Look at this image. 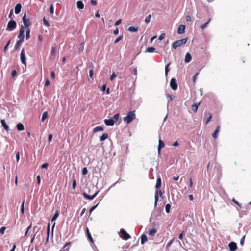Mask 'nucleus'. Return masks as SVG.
<instances>
[{"label":"nucleus","mask_w":251,"mask_h":251,"mask_svg":"<svg viewBox=\"0 0 251 251\" xmlns=\"http://www.w3.org/2000/svg\"><path fill=\"white\" fill-rule=\"evenodd\" d=\"M136 118L135 111H130L128 112L127 116L123 118V120L127 124L130 123Z\"/></svg>","instance_id":"f257e3e1"},{"label":"nucleus","mask_w":251,"mask_h":251,"mask_svg":"<svg viewBox=\"0 0 251 251\" xmlns=\"http://www.w3.org/2000/svg\"><path fill=\"white\" fill-rule=\"evenodd\" d=\"M187 41V38H184L181 40H177L174 42L172 45V48L174 49H176L177 47L181 46L183 44H185Z\"/></svg>","instance_id":"f03ea898"},{"label":"nucleus","mask_w":251,"mask_h":251,"mask_svg":"<svg viewBox=\"0 0 251 251\" xmlns=\"http://www.w3.org/2000/svg\"><path fill=\"white\" fill-rule=\"evenodd\" d=\"M16 22L14 20H11L8 22L7 28L6 29L7 31H11L14 30L16 28Z\"/></svg>","instance_id":"7ed1b4c3"},{"label":"nucleus","mask_w":251,"mask_h":251,"mask_svg":"<svg viewBox=\"0 0 251 251\" xmlns=\"http://www.w3.org/2000/svg\"><path fill=\"white\" fill-rule=\"evenodd\" d=\"M23 24L25 28H29V26L31 25V23L28 18H26V13L25 12L24 15L22 18Z\"/></svg>","instance_id":"20e7f679"},{"label":"nucleus","mask_w":251,"mask_h":251,"mask_svg":"<svg viewBox=\"0 0 251 251\" xmlns=\"http://www.w3.org/2000/svg\"><path fill=\"white\" fill-rule=\"evenodd\" d=\"M98 193L99 191H96L93 194L89 195L86 192H84L83 195L85 198L92 200L97 196Z\"/></svg>","instance_id":"39448f33"},{"label":"nucleus","mask_w":251,"mask_h":251,"mask_svg":"<svg viewBox=\"0 0 251 251\" xmlns=\"http://www.w3.org/2000/svg\"><path fill=\"white\" fill-rule=\"evenodd\" d=\"M120 233L122 235V237L124 240H127L131 237L130 235L128 234L124 229H121Z\"/></svg>","instance_id":"423d86ee"},{"label":"nucleus","mask_w":251,"mask_h":251,"mask_svg":"<svg viewBox=\"0 0 251 251\" xmlns=\"http://www.w3.org/2000/svg\"><path fill=\"white\" fill-rule=\"evenodd\" d=\"M20 59H21V62L24 65L26 66V57H25V51H24V49H23L22 50V51L21 52Z\"/></svg>","instance_id":"0eeeda50"},{"label":"nucleus","mask_w":251,"mask_h":251,"mask_svg":"<svg viewBox=\"0 0 251 251\" xmlns=\"http://www.w3.org/2000/svg\"><path fill=\"white\" fill-rule=\"evenodd\" d=\"M170 86L173 90H176L177 89V83L175 78H172L171 79Z\"/></svg>","instance_id":"6e6552de"},{"label":"nucleus","mask_w":251,"mask_h":251,"mask_svg":"<svg viewBox=\"0 0 251 251\" xmlns=\"http://www.w3.org/2000/svg\"><path fill=\"white\" fill-rule=\"evenodd\" d=\"M24 27L22 26L21 28L19 30V33L18 36V38L19 39V40H22L24 42Z\"/></svg>","instance_id":"1a4fd4ad"},{"label":"nucleus","mask_w":251,"mask_h":251,"mask_svg":"<svg viewBox=\"0 0 251 251\" xmlns=\"http://www.w3.org/2000/svg\"><path fill=\"white\" fill-rule=\"evenodd\" d=\"M158 194H159V195L160 196H161L162 195V192L161 190L158 191V189H156L155 193V196H154V198H155L154 205H155V206H156L157 201H158Z\"/></svg>","instance_id":"9d476101"},{"label":"nucleus","mask_w":251,"mask_h":251,"mask_svg":"<svg viewBox=\"0 0 251 251\" xmlns=\"http://www.w3.org/2000/svg\"><path fill=\"white\" fill-rule=\"evenodd\" d=\"M229 249L231 251H235L236 250L237 247L236 243L234 242H230L228 245Z\"/></svg>","instance_id":"9b49d317"},{"label":"nucleus","mask_w":251,"mask_h":251,"mask_svg":"<svg viewBox=\"0 0 251 251\" xmlns=\"http://www.w3.org/2000/svg\"><path fill=\"white\" fill-rule=\"evenodd\" d=\"M164 146H165V144H164V142L161 139H160L159 140V145H158V152L159 154L160 153L161 149L162 148H164Z\"/></svg>","instance_id":"f8f14e48"},{"label":"nucleus","mask_w":251,"mask_h":251,"mask_svg":"<svg viewBox=\"0 0 251 251\" xmlns=\"http://www.w3.org/2000/svg\"><path fill=\"white\" fill-rule=\"evenodd\" d=\"M104 123L107 126H113L115 123V121L112 119H105L104 120Z\"/></svg>","instance_id":"ddd939ff"},{"label":"nucleus","mask_w":251,"mask_h":251,"mask_svg":"<svg viewBox=\"0 0 251 251\" xmlns=\"http://www.w3.org/2000/svg\"><path fill=\"white\" fill-rule=\"evenodd\" d=\"M185 26L183 25H181L178 28L177 32L178 34H183L185 32Z\"/></svg>","instance_id":"4468645a"},{"label":"nucleus","mask_w":251,"mask_h":251,"mask_svg":"<svg viewBox=\"0 0 251 251\" xmlns=\"http://www.w3.org/2000/svg\"><path fill=\"white\" fill-rule=\"evenodd\" d=\"M220 128V126H217L216 130L214 131V133L212 134V137L216 139L217 138L218 134L219 132Z\"/></svg>","instance_id":"2eb2a0df"},{"label":"nucleus","mask_w":251,"mask_h":251,"mask_svg":"<svg viewBox=\"0 0 251 251\" xmlns=\"http://www.w3.org/2000/svg\"><path fill=\"white\" fill-rule=\"evenodd\" d=\"M21 8H22V6H21V4H20V3L17 4L15 7V13L16 14H19L21 11Z\"/></svg>","instance_id":"dca6fc26"},{"label":"nucleus","mask_w":251,"mask_h":251,"mask_svg":"<svg viewBox=\"0 0 251 251\" xmlns=\"http://www.w3.org/2000/svg\"><path fill=\"white\" fill-rule=\"evenodd\" d=\"M191 59H192V57H191V54L189 53H187L185 55V59H184L185 62L186 63H188V62H190Z\"/></svg>","instance_id":"f3484780"},{"label":"nucleus","mask_w":251,"mask_h":251,"mask_svg":"<svg viewBox=\"0 0 251 251\" xmlns=\"http://www.w3.org/2000/svg\"><path fill=\"white\" fill-rule=\"evenodd\" d=\"M161 186V179L160 177H158L156 180V183L155 185V188L156 189H159Z\"/></svg>","instance_id":"a211bd4d"},{"label":"nucleus","mask_w":251,"mask_h":251,"mask_svg":"<svg viewBox=\"0 0 251 251\" xmlns=\"http://www.w3.org/2000/svg\"><path fill=\"white\" fill-rule=\"evenodd\" d=\"M70 244V242L66 243L63 247L59 251H69V248L67 247V246Z\"/></svg>","instance_id":"6ab92c4d"},{"label":"nucleus","mask_w":251,"mask_h":251,"mask_svg":"<svg viewBox=\"0 0 251 251\" xmlns=\"http://www.w3.org/2000/svg\"><path fill=\"white\" fill-rule=\"evenodd\" d=\"M148 240L147 237L145 234H142L141 237V243L143 245Z\"/></svg>","instance_id":"aec40b11"},{"label":"nucleus","mask_w":251,"mask_h":251,"mask_svg":"<svg viewBox=\"0 0 251 251\" xmlns=\"http://www.w3.org/2000/svg\"><path fill=\"white\" fill-rule=\"evenodd\" d=\"M1 123L4 128V129L6 130V131H8L9 130V127L8 126V125L6 124V123H5V121L4 120H1Z\"/></svg>","instance_id":"412c9836"},{"label":"nucleus","mask_w":251,"mask_h":251,"mask_svg":"<svg viewBox=\"0 0 251 251\" xmlns=\"http://www.w3.org/2000/svg\"><path fill=\"white\" fill-rule=\"evenodd\" d=\"M23 42V41L22 40H18L17 42H16V44L15 46V50H18L19 48L20 47L21 45V44Z\"/></svg>","instance_id":"4be33fe9"},{"label":"nucleus","mask_w":251,"mask_h":251,"mask_svg":"<svg viewBox=\"0 0 251 251\" xmlns=\"http://www.w3.org/2000/svg\"><path fill=\"white\" fill-rule=\"evenodd\" d=\"M77 7L79 9H82L84 8V4L81 1H78L76 3Z\"/></svg>","instance_id":"5701e85b"},{"label":"nucleus","mask_w":251,"mask_h":251,"mask_svg":"<svg viewBox=\"0 0 251 251\" xmlns=\"http://www.w3.org/2000/svg\"><path fill=\"white\" fill-rule=\"evenodd\" d=\"M17 128L19 131H23L24 130V126L21 123H19L16 126Z\"/></svg>","instance_id":"b1692460"},{"label":"nucleus","mask_w":251,"mask_h":251,"mask_svg":"<svg viewBox=\"0 0 251 251\" xmlns=\"http://www.w3.org/2000/svg\"><path fill=\"white\" fill-rule=\"evenodd\" d=\"M156 232H157V229L155 228H153L152 229H151L149 231V235H150L151 236H154Z\"/></svg>","instance_id":"393cba45"},{"label":"nucleus","mask_w":251,"mask_h":251,"mask_svg":"<svg viewBox=\"0 0 251 251\" xmlns=\"http://www.w3.org/2000/svg\"><path fill=\"white\" fill-rule=\"evenodd\" d=\"M103 128L100 126H98L93 129V132L94 133L100 131H103Z\"/></svg>","instance_id":"a878e982"},{"label":"nucleus","mask_w":251,"mask_h":251,"mask_svg":"<svg viewBox=\"0 0 251 251\" xmlns=\"http://www.w3.org/2000/svg\"><path fill=\"white\" fill-rule=\"evenodd\" d=\"M200 103H194L192 105V109L194 112H196Z\"/></svg>","instance_id":"bb28decb"},{"label":"nucleus","mask_w":251,"mask_h":251,"mask_svg":"<svg viewBox=\"0 0 251 251\" xmlns=\"http://www.w3.org/2000/svg\"><path fill=\"white\" fill-rule=\"evenodd\" d=\"M155 50V48H154L153 47H149L147 48V49L146 50V52L151 53V52H154V51Z\"/></svg>","instance_id":"cd10ccee"},{"label":"nucleus","mask_w":251,"mask_h":251,"mask_svg":"<svg viewBox=\"0 0 251 251\" xmlns=\"http://www.w3.org/2000/svg\"><path fill=\"white\" fill-rule=\"evenodd\" d=\"M108 137V134L107 133H103L102 136L100 137V140L103 141Z\"/></svg>","instance_id":"c85d7f7f"},{"label":"nucleus","mask_w":251,"mask_h":251,"mask_svg":"<svg viewBox=\"0 0 251 251\" xmlns=\"http://www.w3.org/2000/svg\"><path fill=\"white\" fill-rule=\"evenodd\" d=\"M86 232H87V235L88 239L89 240V241L93 243V242H94L93 239L90 233L89 232V229L88 228H87Z\"/></svg>","instance_id":"c756f323"},{"label":"nucleus","mask_w":251,"mask_h":251,"mask_svg":"<svg viewBox=\"0 0 251 251\" xmlns=\"http://www.w3.org/2000/svg\"><path fill=\"white\" fill-rule=\"evenodd\" d=\"M128 30L131 32H136L138 31V27L130 26L128 28Z\"/></svg>","instance_id":"7c9ffc66"},{"label":"nucleus","mask_w":251,"mask_h":251,"mask_svg":"<svg viewBox=\"0 0 251 251\" xmlns=\"http://www.w3.org/2000/svg\"><path fill=\"white\" fill-rule=\"evenodd\" d=\"M84 50V43H82L80 44L79 47L78 48V51L79 53H81Z\"/></svg>","instance_id":"2f4dec72"},{"label":"nucleus","mask_w":251,"mask_h":251,"mask_svg":"<svg viewBox=\"0 0 251 251\" xmlns=\"http://www.w3.org/2000/svg\"><path fill=\"white\" fill-rule=\"evenodd\" d=\"M59 215V211L58 210H56L55 213V214L54 215V216L52 217V218L51 219V222H53V221L56 220V219L58 218Z\"/></svg>","instance_id":"473e14b6"},{"label":"nucleus","mask_w":251,"mask_h":251,"mask_svg":"<svg viewBox=\"0 0 251 251\" xmlns=\"http://www.w3.org/2000/svg\"><path fill=\"white\" fill-rule=\"evenodd\" d=\"M210 21H211V19L209 18L207 22H206L204 24L201 25V29H202L203 30L204 28H205L206 27H207V25H208V23L210 22Z\"/></svg>","instance_id":"72a5a7b5"},{"label":"nucleus","mask_w":251,"mask_h":251,"mask_svg":"<svg viewBox=\"0 0 251 251\" xmlns=\"http://www.w3.org/2000/svg\"><path fill=\"white\" fill-rule=\"evenodd\" d=\"M26 29V39L28 40L30 38V29L29 28H25Z\"/></svg>","instance_id":"f704fd0d"},{"label":"nucleus","mask_w":251,"mask_h":251,"mask_svg":"<svg viewBox=\"0 0 251 251\" xmlns=\"http://www.w3.org/2000/svg\"><path fill=\"white\" fill-rule=\"evenodd\" d=\"M151 17V14H149L148 16H147L146 17V18L145 19V22L146 24H148L150 22Z\"/></svg>","instance_id":"c9c22d12"},{"label":"nucleus","mask_w":251,"mask_h":251,"mask_svg":"<svg viewBox=\"0 0 251 251\" xmlns=\"http://www.w3.org/2000/svg\"><path fill=\"white\" fill-rule=\"evenodd\" d=\"M48 117V113L47 112H45L42 116V121L43 122L46 118Z\"/></svg>","instance_id":"e433bc0d"},{"label":"nucleus","mask_w":251,"mask_h":251,"mask_svg":"<svg viewBox=\"0 0 251 251\" xmlns=\"http://www.w3.org/2000/svg\"><path fill=\"white\" fill-rule=\"evenodd\" d=\"M43 23L47 27L50 26V23L48 22V21L46 19L45 17L43 18Z\"/></svg>","instance_id":"4c0bfd02"},{"label":"nucleus","mask_w":251,"mask_h":251,"mask_svg":"<svg viewBox=\"0 0 251 251\" xmlns=\"http://www.w3.org/2000/svg\"><path fill=\"white\" fill-rule=\"evenodd\" d=\"M119 116L120 114L119 113L116 114L113 116L112 119L114 120L115 123L118 121Z\"/></svg>","instance_id":"58836bf2"},{"label":"nucleus","mask_w":251,"mask_h":251,"mask_svg":"<svg viewBox=\"0 0 251 251\" xmlns=\"http://www.w3.org/2000/svg\"><path fill=\"white\" fill-rule=\"evenodd\" d=\"M207 115L208 116V118H207V121H206V124H208L210 121L211 120V118H212V114L209 113H208L207 114Z\"/></svg>","instance_id":"ea45409f"},{"label":"nucleus","mask_w":251,"mask_h":251,"mask_svg":"<svg viewBox=\"0 0 251 251\" xmlns=\"http://www.w3.org/2000/svg\"><path fill=\"white\" fill-rule=\"evenodd\" d=\"M171 208V205L169 204H167L165 206V210L167 213H169L170 212V209Z\"/></svg>","instance_id":"a19ab883"},{"label":"nucleus","mask_w":251,"mask_h":251,"mask_svg":"<svg viewBox=\"0 0 251 251\" xmlns=\"http://www.w3.org/2000/svg\"><path fill=\"white\" fill-rule=\"evenodd\" d=\"M56 49L54 47L51 48V54L52 56H54L55 54Z\"/></svg>","instance_id":"79ce46f5"},{"label":"nucleus","mask_w":251,"mask_h":251,"mask_svg":"<svg viewBox=\"0 0 251 251\" xmlns=\"http://www.w3.org/2000/svg\"><path fill=\"white\" fill-rule=\"evenodd\" d=\"M17 75V71L16 70H12L11 72L12 77L14 78Z\"/></svg>","instance_id":"37998d69"},{"label":"nucleus","mask_w":251,"mask_h":251,"mask_svg":"<svg viewBox=\"0 0 251 251\" xmlns=\"http://www.w3.org/2000/svg\"><path fill=\"white\" fill-rule=\"evenodd\" d=\"M122 38H123V36H119V37H118V38H117L116 39V40H115V41H114V43H115V44H116V43H118L120 40H122Z\"/></svg>","instance_id":"c03bdc74"},{"label":"nucleus","mask_w":251,"mask_h":251,"mask_svg":"<svg viewBox=\"0 0 251 251\" xmlns=\"http://www.w3.org/2000/svg\"><path fill=\"white\" fill-rule=\"evenodd\" d=\"M76 186V180L75 179H74L72 182V188L74 189H75Z\"/></svg>","instance_id":"a18cd8bd"},{"label":"nucleus","mask_w":251,"mask_h":251,"mask_svg":"<svg viewBox=\"0 0 251 251\" xmlns=\"http://www.w3.org/2000/svg\"><path fill=\"white\" fill-rule=\"evenodd\" d=\"M10 41H11V40H9L7 42V44H6V45L5 46V47H4V49H3V51H5L6 50H7V48H8V46H9V44H10Z\"/></svg>","instance_id":"49530a36"},{"label":"nucleus","mask_w":251,"mask_h":251,"mask_svg":"<svg viewBox=\"0 0 251 251\" xmlns=\"http://www.w3.org/2000/svg\"><path fill=\"white\" fill-rule=\"evenodd\" d=\"M170 63H169L166 66H165V75H167L168 73L169 72V66L170 65Z\"/></svg>","instance_id":"de8ad7c7"},{"label":"nucleus","mask_w":251,"mask_h":251,"mask_svg":"<svg viewBox=\"0 0 251 251\" xmlns=\"http://www.w3.org/2000/svg\"><path fill=\"white\" fill-rule=\"evenodd\" d=\"M82 172L83 175H86L88 173L87 169L86 167L83 168Z\"/></svg>","instance_id":"09e8293b"},{"label":"nucleus","mask_w":251,"mask_h":251,"mask_svg":"<svg viewBox=\"0 0 251 251\" xmlns=\"http://www.w3.org/2000/svg\"><path fill=\"white\" fill-rule=\"evenodd\" d=\"M96 188L95 186L94 185H92L90 187V190H89V195H92L93 194L92 193V192H91V190H94V189H95Z\"/></svg>","instance_id":"8fccbe9b"},{"label":"nucleus","mask_w":251,"mask_h":251,"mask_svg":"<svg viewBox=\"0 0 251 251\" xmlns=\"http://www.w3.org/2000/svg\"><path fill=\"white\" fill-rule=\"evenodd\" d=\"M49 12L50 14H53V12H54V8H53V6L52 5H51L50 6V9H49Z\"/></svg>","instance_id":"3c124183"},{"label":"nucleus","mask_w":251,"mask_h":251,"mask_svg":"<svg viewBox=\"0 0 251 251\" xmlns=\"http://www.w3.org/2000/svg\"><path fill=\"white\" fill-rule=\"evenodd\" d=\"M245 238V235H244L240 240V243L242 246H243L244 244Z\"/></svg>","instance_id":"603ef678"},{"label":"nucleus","mask_w":251,"mask_h":251,"mask_svg":"<svg viewBox=\"0 0 251 251\" xmlns=\"http://www.w3.org/2000/svg\"><path fill=\"white\" fill-rule=\"evenodd\" d=\"M21 211L22 214L24 213V201H23L22 204Z\"/></svg>","instance_id":"864d4df0"},{"label":"nucleus","mask_w":251,"mask_h":251,"mask_svg":"<svg viewBox=\"0 0 251 251\" xmlns=\"http://www.w3.org/2000/svg\"><path fill=\"white\" fill-rule=\"evenodd\" d=\"M6 229V227L4 226L2 227L0 229V232L1 234H3L4 233L5 230Z\"/></svg>","instance_id":"5fc2aeb1"},{"label":"nucleus","mask_w":251,"mask_h":251,"mask_svg":"<svg viewBox=\"0 0 251 251\" xmlns=\"http://www.w3.org/2000/svg\"><path fill=\"white\" fill-rule=\"evenodd\" d=\"M117 75L115 74V73H113L110 77V79L112 81L116 77Z\"/></svg>","instance_id":"6e6d98bb"},{"label":"nucleus","mask_w":251,"mask_h":251,"mask_svg":"<svg viewBox=\"0 0 251 251\" xmlns=\"http://www.w3.org/2000/svg\"><path fill=\"white\" fill-rule=\"evenodd\" d=\"M90 3L93 6H96L97 4V2L95 0H91Z\"/></svg>","instance_id":"4d7b16f0"},{"label":"nucleus","mask_w":251,"mask_h":251,"mask_svg":"<svg viewBox=\"0 0 251 251\" xmlns=\"http://www.w3.org/2000/svg\"><path fill=\"white\" fill-rule=\"evenodd\" d=\"M16 161L18 162L19 161V159H20V153H19V152H17L16 153Z\"/></svg>","instance_id":"13d9d810"},{"label":"nucleus","mask_w":251,"mask_h":251,"mask_svg":"<svg viewBox=\"0 0 251 251\" xmlns=\"http://www.w3.org/2000/svg\"><path fill=\"white\" fill-rule=\"evenodd\" d=\"M31 226H32V224H31L29 225V226L28 227V228H27V230H26V232H25V236H26L27 235V234L28 233V232L29 230L31 228Z\"/></svg>","instance_id":"bf43d9fd"},{"label":"nucleus","mask_w":251,"mask_h":251,"mask_svg":"<svg viewBox=\"0 0 251 251\" xmlns=\"http://www.w3.org/2000/svg\"><path fill=\"white\" fill-rule=\"evenodd\" d=\"M98 204H96L95 206H92L90 209H89V212L91 213L97 206Z\"/></svg>","instance_id":"052dcab7"},{"label":"nucleus","mask_w":251,"mask_h":251,"mask_svg":"<svg viewBox=\"0 0 251 251\" xmlns=\"http://www.w3.org/2000/svg\"><path fill=\"white\" fill-rule=\"evenodd\" d=\"M165 34L164 33H162L159 37V40H160V41L163 40L165 38Z\"/></svg>","instance_id":"680f3d73"},{"label":"nucleus","mask_w":251,"mask_h":251,"mask_svg":"<svg viewBox=\"0 0 251 251\" xmlns=\"http://www.w3.org/2000/svg\"><path fill=\"white\" fill-rule=\"evenodd\" d=\"M50 82L49 79H47L45 81V86L48 87L50 85Z\"/></svg>","instance_id":"e2e57ef3"},{"label":"nucleus","mask_w":251,"mask_h":251,"mask_svg":"<svg viewBox=\"0 0 251 251\" xmlns=\"http://www.w3.org/2000/svg\"><path fill=\"white\" fill-rule=\"evenodd\" d=\"M121 21H122V19H119L118 20H117L115 23V26H117L119 24H121Z\"/></svg>","instance_id":"0e129e2a"},{"label":"nucleus","mask_w":251,"mask_h":251,"mask_svg":"<svg viewBox=\"0 0 251 251\" xmlns=\"http://www.w3.org/2000/svg\"><path fill=\"white\" fill-rule=\"evenodd\" d=\"M48 164L47 163H44L43 164H42L41 165V168H47L48 166Z\"/></svg>","instance_id":"69168bd1"},{"label":"nucleus","mask_w":251,"mask_h":251,"mask_svg":"<svg viewBox=\"0 0 251 251\" xmlns=\"http://www.w3.org/2000/svg\"><path fill=\"white\" fill-rule=\"evenodd\" d=\"M93 76V70H90L89 71V76L92 78Z\"/></svg>","instance_id":"338daca9"},{"label":"nucleus","mask_w":251,"mask_h":251,"mask_svg":"<svg viewBox=\"0 0 251 251\" xmlns=\"http://www.w3.org/2000/svg\"><path fill=\"white\" fill-rule=\"evenodd\" d=\"M52 138V135L51 134H50L48 136V140L50 142L51 141Z\"/></svg>","instance_id":"774afa93"}]
</instances>
